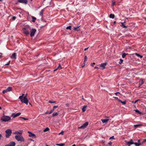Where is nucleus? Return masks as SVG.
I'll list each match as a JSON object with an SVG mask.
<instances>
[{
  "label": "nucleus",
  "instance_id": "62",
  "mask_svg": "<svg viewBox=\"0 0 146 146\" xmlns=\"http://www.w3.org/2000/svg\"><path fill=\"white\" fill-rule=\"evenodd\" d=\"M2 54L1 53H0V55H1Z\"/></svg>",
  "mask_w": 146,
  "mask_h": 146
},
{
  "label": "nucleus",
  "instance_id": "56",
  "mask_svg": "<svg viewBox=\"0 0 146 146\" xmlns=\"http://www.w3.org/2000/svg\"><path fill=\"white\" fill-rule=\"evenodd\" d=\"M88 48H85L84 49V50L85 51H86V50L88 49Z\"/></svg>",
  "mask_w": 146,
  "mask_h": 146
},
{
  "label": "nucleus",
  "instance_id": "57",
  "mask_svg": "<svg viewBox=\"0 0 146 146\" xmlns=\"http://www.w3.org/2000/svg\"><path fill=\"white\" fill-rule=\"evenodd\" d=\"M68 104H66V105L67 106H68Z\"/></svg>",
  "mask_w": 146,
  "mask_h": 146
},
{
  "label": "nucleus",
  "instance_id": "63",
  "mask_svg": "<svg viewBox=\"0 0 146 146\" xmlns=\"http://www.w3.org/2000/svg\"><path fill=\"white\" fill-rule=\"evenodd\" d=\"M84 66H82V67H83Z\"/></svg>",
  "mask_w": 146,
  "mask_h": 146
},
{
  "label": "nucleus",
  "instance_id": "10",
  "mask_svg": "<svg viewBox=\"0 0 146 146\" xmlns=\"http://www.w3.org/2000/svg\"><path fill=\"white\" fill-rule=\"evenodd\" d=\"M107 64V63H102L100 65V68L102 70H103L105 68V66Z\"/></svg>",
  "mask_w": 146,
  "mask_h": 146
},
{
  "label": "nucleus",
  "instance_id": "16",
  "mask_svg": "<svg viewBox=\"0 0 146 146\" xmlns=\"http://www.w3.org/2000/svg\"><path fill=\"white\" fill-rule=\"evenodd\" d=\"M144 83L142 79H140L139 81V87H140Z\"/></svg>",
  "mask_w": 146,
  "mask_h": 146
},
{
  "label": "nucleus",
  "instance_id": "64",
  "mask_svg": "<svg viewBox=\"0 0 146 146\" xmlns=\"http://www.w3.org/2000/svg\"><path fill=\"white\" fill-rule=\"evenodd\" d=\"M115 22H115H115H114V23H115Z\"/></svg>",
  "mask_w": 146,
  "mask_h": 146
},
{
  "label": "nucleus",
  "instance_id": "26",
  "mask_svg": "<svg viewBox=\"0 0 146 146\" xmlns=\"http://www.w3.org/2000/svg\"><path fill=\"white\" fill-rule=\"evenodd\" d=\"M128 54L127 53H123V54H122V57L123 58H124L125 56L127 55Z\"/></svg>",
  "mask_w": 146,
  "mask_h": 146
},
{
  "label": "nucleus",
  "instance_id": "23",
  "mask_svg": "<svg viewBox=\"0 0 146 146\" xmlns=\"http://www.w3.org/2000/svg\"><path fill=\"white\" fill-rule=\"evenodd\" d=\"M44 11V9H42L40 12V15L42 16L43 15V12Z\"/></svg>",
  "mask_w": 146,
  "mask_h": 146
},
{
  "label": "nucleus",
  "instance_id": "18",
  "mask_svg": "<svg viewBox=\"0 0 146 146\" xmlns=\"http://www.w3.org/2000/svg\"><path fill=\"white\" fill-rule=\"evenodd\" d=\"M121 25H120L121 27H123V28L126 29L127 28V26H125L124 25L123 23L121 22Z\"/></svg>",
  "mask_w": 146,
  "mask_h": 146
},
{
  "label": "nucleus",
  "instance_id": "48",
  "mask_svg": "<svg viewBox=\"0 0 146 146\" xmlns=\"http://www.w3.org/2000/svg\"><path fill=\"white\" fill-rule=\"evenodd\" d=\"M114 139L115 138H114V137L113 136H112L110 138V139Z\"/></svg>",
  "mask_w": 146,
  "mask_h": 146
},
{
  "label": "nucleus",
  "instance_id": "19",
  "mask_svg": "<svg viewBox=\"0 0 146 146\" xmlns=\"http://www.w3.org/2000/svg\"><path fill=\"white\" fill-rule=\"evenodd\" d=\"M87 107L86 106H84L83 107L82 109L83 112H84L86 111Z\"/></svg>",
  "mask_w": 146,
  "mask_h": 146
},
{
  "label": "nucleus",
  "instance_id": "49",
  "mask_svg": "<svg viewBox=\"0 0 146 146\" xmlns=\"http://www.w3.org/2000/svg\"><path fill=\"white\" fill-rule=\"evenodd\" d=\"M16 17H15V16H13L12 17V19L13 20H15L16 19Z\"/></svg>",
  "mask_w": 146,
  "mask_h": 146
},
{
  "label": "nucleus",
  "instance_id": "54",
  "mask_svg": "<svg viewBox=\"0 0 146 146\" xmlns=\"http://www.w3.org/2000/svg\"><path fill=\"white\" fill-rule=\"evenodd\" d=\"M113 98H114L115 99H118V98L117 97H113Z\"/></svg>",
  "mask_w": 146,
  "mask_h": 146
},
{
  "label": "nucleus",
  "instance_id": "31",
  "mask_svg": "<svg viewBox=\"0 0 146 146\" xmlns=\"http://www.w3.org/2000/svg\"><path fill=\"white\" fill-rule=\"evenodd\" d=\"M123 61V60L122 59H120L119 61V63L120 64H121L122 63Z\"/></svg>",
  "mask_w": 146,
  "mask_h": 146
},
{
  "label": "nucleus",
  "instance_id": "32",
  "mask_svg": "<svg viewBox=\"0 0 146 146\" xmlns=\"http://www.w3.org/2000/svg\"><path fill=\"white\" fill-rule=\"evenodd\" d=\"M135 111L137 113L139 114H142V113L139 110H135Z\"/></svg>",
  "mask_w": 146,
  "mask_h": 146
},
{
  "label": "nucleus",
  "instance_id": "24",
  "mask_svg": "<svg viewBox=\"0 0 146 146\" xmlns=\"http://www.w3.org/2000/svg\"><path fill=\"white\" fill-rule=\"evenodd\" d=\"M115 15L113 14H110L109 15V17L110 18H111L112 19H113L114 18Z\"/></svg>",
  "mask_w": 146,
  "mask_h": 146
},
{
  "label": "nucleus",
  "instance_id": "20",
  "mask_svg": "<svg viewBox=\"0 0 146 146\" xmlns=\"http://www.w3.org/2000/svg\"><path fill=\"white\" fill-rule=\"evenodd\" d=\"M62 68L61 67L60 64H59V66H58V68L54 70V71H56V70H57V69H59V70H60L61 69H62Z\"/></svg>",
  "mask_w": 146,
  "mask_h": 146
},
{
  "label": "nucleus",
  "instance_id": "7",
  "mask_svg": "<svg viewBox=\"0 0 146 146\" xmlns=\"http://www.w3.org/2000/svg\"><path fill=\"white\" fill-rule=\"evenodd\" d=\"M12 90V88L11 87H8L7 89L4 90L2 91L3 94H5L8 92L11 91Z\"/></svg>",
  "mask_w": 146,
  "mask_h": 146
},
{
  "label": "nucleus",
  "instance_id": "3",
  "mask_svg": "<svg viewBox=\"0 0 146 146\" xmlns=\"http://www.w3.org/2000/svg\"><path fill=\"white\" fill-rule=\"evenodd\" d=\"M15 138L18 141L24 142L25 140L24 139L21 135H16Z\"/></svg>",
  "mask_w": 146,
  "mask_h": 146
},
{
  "label": "nucleus",
  "instance_id": "43",
  "mask_svg": "<svg viewBox=\"0 0 146 146\" xmlns=\"http://www.w3.org/2000/svg\"><path fill=\"white\" fill-rule=\"evenodd\" d=\"M58 106H54L53 107V109L54 110L56 108H58Z\"/></svg>",
  "mask_w": 146,
  "mask_h": 146
},
{
  "label": "nucleus",
  "instance_id": "25",
  "mask_svg": "<svg viewBox=\"0 0 146 146\" xmlns=\"http://www.w3.org/2000/svg\"><path fill=\"white\" fill-rule=\"evenodd\" d=\"M49 130L50 129L46 127L44 129V130H43V131L44 132H46V131H49Z\"/></svg>",
  "mask_w": 146,
  "mask_h": 146
},
{
  "label": "nucleus",
  "instance_id": "41",
  "mask_svg": "<svg viewBox=\"0 0 146 146\" xmlns=\"http://www.w3.org/2000/svg\"><path fill=\"white\" fill-rule=\"evenodd\" d=\"M63 133H64V131H62L60 133H58V135H60L62 134V135H63Z\"/></svg>",
  "mask_w": 146,
  "mask_h": 146
},
{
  "label": "nucleus",
  "instance_id": "6",
  "mask_svg": "<svg viewBox=\"0 0 146 146\" xmlns=\"http://www.w3.org/2000/svg\"><path fill=\"white\" fill-rule=\"evenodd\" d=\"M30 36H31L32 37L34 36L35 33L36 31V30L35 29H31Z\"/></svg>",
  "mask_w": 146,
  "mask_h": 146
},
{
  "label": "nucleus",
  "instance_id": "47",
  "mask_svg": "<svg viewBox=\"0 0 146 146\" xmlns=\"http://www.w3.org/2000/svg\"><path fill=\"white\" fill-rule=\"evenodd\" d=\"M108 144L110 145H111L112 144V143L110 141L109 142Z\"/></svg>",
  "mask_w": 146,
  "mask_h": 146
},
{
  "label": "nucleus",
  "instance_id": "29",
  "mask_svg": "<svg viewBox=\"0 0 146 146\" xmlns=\"http://www.w3.org/2000/svg\"><path fill=\"white\" fill-rule=\"evenodd\" d=\"M135 55L136 56H137L140 57V58H142L143 57V56L140 55L139 54H137V53H135Z\"/></svg>",
  "mask_w": 146,
  "mask_h": 146
},
{
  "label": "nucleus",
  "instance_id": "44",
  "mask_svg": "<svg viewBox=\"0 0 146 146\" xmlns=\"http://www.w3.org/2000/svg\"><path fill=\"white\" fill-rule=\"evenodd\" d=\"M20 118H22L23 119H24V120H28V119L25 118L24 117H20Z\"/></svg>",
  "mask_w": 146,
  "mask_h": 146
},
{
  "label": "nucleus",
  "instance_id": "8",
  "mask_svg": "<svg viewBox=\"0 0 146 146\" xmlns=\"http://www.w3.org/2000/svg\"><path fill=\"white\" fill-rule=\"evenodd\" d=\"M88 122H85L81 126L79 127L78 129L82 128L83 129H84L88 125Z\"/></svg>",
  "mask_w": 146,
  "mask_h": 146
},
{
  "label": "nucleus",
  "instance_id": "17",
  "mask_svg": "<svg viewBox=\"0 0 146 146\" xmlns=\"http://www.w3.org/2000/svg\"><path fill=\"white\" fill-rule=\"evenodd\" d=\"M101 121L103 123L107 122L109 120L108 119H101Z\"/></svg>",
  "mask_w": 146,
  "mask_h": 146
},
{
  "label": "nucleus",
  "instance_id": "46",
  "mask_svg": "<svg viewBox=\"0 0 146 146\" xmlns=\"http://www.w3.org/2000/svg\"><path fill=\"white\" fill-rule=\"evenodd\" d=\"M120 94V93L119 92H116L115 93V94L116 95V96H117V94Z\"/></svg>",
  "mask_w": 146,
  "mask_h": 146
},
{
  "label": "nucleus",
  "instance_id": "12",
  "mask_svg": "<svg viewBox=\"0 0 146 146\" xmlns=\"http://www.w3.org/2000/svg\"><path fill=\"white\" fill-rule=\"evenodd\" d=\"M15 143L13 141L11 142L8 144L5 145V146H15Z\"/></svg>",
  "mask_w": 146,
  "mask_h": 146
},
{
  "label": "nucleus",
  "instance_id": "36",
  "mask_svg": "<svg viewBox=\"0 0 146 146\" xmlns=\"http://www.w3.org/2000/svg\"><path fill=\"white\" fill-rule=\"evenodd\" d=\"M87 56H85V59H84V62L85 63V62H86L87 60Z\"/></svg>",
  "mask_w": 146,
  "mask_h": 146
},
{
  "label": "nucleus",
  "instance_id": "51",
  "mask_svg": "<svg viewBox=\"0 0 146 146\" xmlns=\"http://www.w3.org/2000/svg\"><path fill=\"white\" fill-rule=\"evenodd\" d=\"M29 140L31 141H34V140H33V139H28Z\"/></svg>",
  "mask_w": 146,
  "mask_h": 146
},
{
  "label": "nucleus",
  "instance_id": "30",
  "mask_svg": "<svg viewBox=\"0 0 146 146\" xmlns=\"http://www.w3.org/2000/svg\"><path fill=\"white\" fill-rule=\"evenodd\" d=\"M64 144L63 143L57 144H56V145L59 146H64Z\"/></svg>",
  "mask_w": 146,
  "mask_h": 146
},
{
  "label": "nucleus",
  "instance_id": "4",
  "mask_svg": "<svg viewBox=\"0 0 146 146\" xmlns=\"http://www.w3.org/2000/svg\"><path fill=\"white\" fill-rule=\"evenodd\" d=\"M5 132L6 133V138H9L11 134L12 133V130L10 129H8L5 131Z\"/></svg>",
  "mask_w": 146,
  "mask_h": 146
},
{
  "label": "nucleus",
  "instance_id": "14",
  "mask_svg": "<svg viewBox=\"0 0 146 146\" xmlns=\"http://www.w3.org/2000/svg\"><path fill=\"white\" fill-rule=\"evenodd\" d=\"M18 2L26 4L27 3V0H17Z\"/></svg>",
  "mask_w": 146,
  "mask_h": 146
},
{
  "label": "nucleus",
  "instance_id": "1",
  "mask_svg": "<svg viewBox=\"0 0 146 146\" xmlns=\"http://www.w3.org/2000/svg\"><path fill=\"white\" fill-rule=\"evenodd\" d=\"M24 94H23L22 96H20L19 97V99L20 100L21 102L22 103H24L27 105L29 102V100L27 98V94H26L24 97Z\"/></svg>",
  "mask_w": 146,
  "mask_h": 146
},
{
  "label": "nucleus",
  "instance_id": "2",
  "mask_svg": "<svg viewBox=\"0 0 146 146\" xmlns=\"http://www.w3.org/2000/svg\"><path fill=\"white\" fill-rule=\"evenodd\" d=\"M31 29V28L29 25H26L23 28V32L25 35H29L30 34Z\"/></svg>",
  "mask_w": 146,
  "mask_h": 146
},
{
  "label": "nucleus",
  "instance_id": "33",
  "mask_svg": "<svg viewBox=\"0 0 146 146\" xmlns=\"http://www.w3.org/2000/svg\"><path fill=\"white\" fill-rule=\"evenodd\" d=\"M139 100H137L135 101H131V103H133L134 104H135Z\"/></svg>",
  "mask_w": 146,
  "mask_h": 146
},
{
  "label": "nucleus",
  "instance_id": "22",
  "mask_svg": "<svg viewBox=\"0 0 146 146\" xmlns=\"http://www.w3.org/2000/svg\"><path fill=\"white\" fill-rule=\"evenodd\" d=\"M119 102H121L122 104H123L125 105L126 104V101H124L123 102L121 100H118Z\"/></svg>",
  "mask_w": 146,
  "mask_h": 146
},
{
  "label": "nucleus",
  "instance_id": "45",
  "mask_svg": "<svg viewBox=\"0 0 146 146\" xmlns=\"http://www.w3.org/2000/svg\"><path fill=\"white\" fill-rule=\"evenodd\" d=\"M48 102L49 103H55V102H56L55 101L52 102L51 101H48Z\"/></svg>",
  "mask_w": 146,
  "mask_h": 146
},
{
  "label": "nucleus",
  "instance_id": "50",
  "mask_svg": "<svg viewBox=\"0 0 146 146\" xmlns=\"http://www.w3.org/2000/svg\"><path fill=\"white\" fill-rule=\"evenodd\" d=\"M10 61H9L8 63H7L6 64H5V65H9V64H10Z\"/></svg>",
  "mask_w": 146,
  "mask_h": 146
},
{
  "label": "nucleus",
  "instance_id": "42",
  "mask_svg": "<svg viewBox=\"0 0 146 146\" xmlns=\"http://www.w3.org/2000/svg\"><path fill=\"white\" fill-rule=\"evenodd\" d=\"M19 132V134H22L23 133V131L22 130H20Z\"/></svg>",
  "mask_w": 146,
  "mask_h": 146
},
{
  "label": "nucleus",
  "instance_id": "60",
  "mask_svg": "<svg viewBox=\"0 0 146 146\" xmlns=\"http://www.w3.org/2000/svg\"><path fill=\"white\" fill-rule=\"evenodd\" d=\"M29 104L31 105H32L31 104V103H29Z\"/></svg>",
  "mask_w": 146,
  "mask_h": 146
},
{
  "label": "nucleus",
  "instance_id": "52",
  "mask_svg": "<svg viewBox=\"0 0 146 146\" xmlns=\"http://www.w3.org/2000/svg\"><path fill=\"white\" fill-rule=\"evenodd\" d=\"M95 64V63H92L91 64V66L93 67L94 66L93 64Z\"/></svg>",
  "mask_w": 146,
  "mask_h": 146
},
{
  "label": "nucleus",
  "instance_id": "15",
  "mask_svg": "<svg viewBox=\"0 0 146 146\" xmlns=\"http://www.w3.org/2000/svg\"><path fill=\"white\" fill-rule=\"evenodd\" d=\"M11 58L12 59H16V53L14 52L13 53L11 56Z\"/></svg>",
  "mask_w": 146,
  "mask_h": 146
},
{
  "label": "nucleus",
  "instance_id": "28",
  "mask_svg": "<svg viewBox=\"0 0 146 146\" xmlns=\"http://www.w3.org/2000/svg\"><path fill=\"white\" fill-rule=\"evenodd\" d=\"M32 19H33V20H32V21L33 22H35V20H36V17H32Z\"/></svg>",
  "mask_w": 146,
  "mask_h": 146
},
{
  "label": "nucleus",
  "instance_id": "5",
  "mask_svg": "<svg viewBox=\"0 0 146 146\" xmlns=\"http://www.w3.org/2000/svg\"><path fill=\"white\" fill-rule=\"evenodd\" d=\"M11 118L8 116L4 115L1 118V120L4 122L8 121L11 120Z\"/></svg>",
  "mask_w": 146,
  "mask_h": 146
},
{
  "label": "nucleus",
  "instance_id": "37",
  "mask_svg": "<svg viewBox=\"0 0 146 146\" xmlns=\"http://www.w3.org/2000/svg\"><path fill=\"white\" fill-rule=\"evenodd\" d=\"M141 125H134V127H139V126H140Z\"/></svg>",
  "mask_w": 146,
  "mask_h": 146
},
{
  "label": "nucleus",
  "instance_id": "34",
  "mask_svg": "<svg viewBox=\"0 0 146 146\" xmlns=\"http://www.w3.org/2000/svg\"><path fill=\"white\" fill-rule=\"evenodd\" d=\"M79 26L77 27H74V29L75 31H78V29L79 28Z\"/></svg>",
  "mask_w": 146,
  "mask_h": 146
},
{
  "label": "nucleus",
  "instance_id": "21",
  "mask_svg": "<svg viewBox=\"0 0 146 146\" xmlns=\"http://www.w3.org/2000/svg\"><path fill=\"white\" fill-rule=\"evenodd\" d=\"M58 115V112H54L53 113L52 115L53 117H54L56 116H57Z\"/></svg>",
  "mask_w": 146,
  "mask_h": 146
},
{
  "label": "nucleus",
  "instance_id": "35",
  "mask_svg": "<svg viewBox=\"0 0 146 146\" xmlns=\"http://www.w3.org/2000/svg\"><path fill=\"white\" fill-rule=\"evenodd\" d=\"M54 110L53 109L51 110H50V112H49V113H48V114H51L53 112Z\"/></svg>",
  "mask_w": 146,
  "mask_h": 146
},
{
  "label": "nucleus",
  "instance_id": "13",
  "mask_svg": "<svg viewBox=\"0 0 146 146\" xmlns=\"http://www.w3.org/2000/svg\"><path fill=\"white\" fill-rule=\"evenodd\" d=\"M21 113L19 112L17 113H13L12 114V116L13 117V118H15L18 116H19V115L21 114Z\"/></svg>",
  "mask_w": 146,
  "mask_h": 146
},
{
  "label": "nucleus",
  "instance_id": "59",
  "mask_svg": "<svg viewBox=\"0 0 146 146\" xmlns=\"http://www.w3.org/2000/svg\"><path fill=\"white\" fill-rule=\"evenodd\" d=\"M1 107L0 106V110L1 109Z\"/></svg>",
  "mask_w": 146,
  "mask_h": 146
},
{
  "label": "nucleus",
  "instance_id": "53",
  "mask_svg": "<svg viewBox=\"0 0 146 146\" xmlns=\"http://www.w3.org/2000/svg\"><path fill=\"white\" fill-rule=\"evenodd\" d=\"M49 113V112H48V111H47L45 113V114H48V113Z\"/></svg>",
  "mask_w": 146,
  "mask_h": 146
},
{
  "label": "nucleus",
  "instance_id": "40",
  "mask_svg": "<svg viewBox=\"0 0 146 146\" xmlns=\"http://www.w3.org/2000/svg\"><path fill=\"white\" fill-rule=\"evenodd\" d=\"M112 5L113 6H114L115 5V3L114 1H112Z\"/></svg>",
  "mask_w": 146,
  "mask_h": 146
},
{
  "label": "nucleus",
  "instance_id": "38",
  "mask_svg": "<svg viewBox=\"0 0 146 146\" xmlns=\"http://www.w3.org/2000/svg\"><path fill=\"white\" fill-rule=\"evenodd\" d=\"M66 29H70V30H71V26H69L68 27H67L66 28Z\"/></svg>",
  "mask_w": 146,
  "mask_h": 146
},
{
  "label": "nucleus",
  "instance_id": "11",
  "mask_svg": "<svg viewBox=\"0 0 146 146\" xmlns=\"http://www.w3.org/2000/svg\"><path fill=\"white\" fill-rule=\"evenodd\" d=\"M28 133H29V137H33L34 138H36V135L34 133H31V132L30 131H28Z\"/></svg>",
  "mask_w": 146,
  "mask_h": 146
},
{
  "label": "nucleus",
  "instance_id": "58",
  "mask_svg": "<svg viewBox=\"0 0 146 146\" xmlns=\"http://www.w3.org/2000/svg\"><path fill=\"white\" fill-rule=\"evenodd\" d=\"M2 1V0H0V1Z\"/></svg>",
  "mask_w": 146,
  "mask_h": 146
},
{
  "label": "nucleus",
  "instance_id": "9",
  "mask_svg": "<svg viewBox=\"0 0 146 146\" xmlns=\"http://www.w3.org/2000/svg\"><path fill=\"white\" fill-rule=\"evenodd\" d=\"M125 142H126V145L128 146H129L130 145L133 144V140L132 139H131L130 141H125Z\"/></svg>",
  "mask_w": 146,
  "mask_h": 146
},
{
  "label": "nucleus",
  "instance_id": "55",
  "mask_svg": "<svg viewBox=\"0 0 146 146\" xmlns=\"http://www.w3.org/2000/svg\"><path fill=\"white\" fill-rule=\"evenodd\" d=\"M94 68L95 69H98V67H97V66H95L94 67Z\"/></svg>",
  "mask_w": 146,
  "mask_h": 146
},
{
  "label": "nucleus",
  "instance_id": "39",
  "mask_svg": "<svg viewBox=\"0 0 146 146\" xmlns=\"http://www.w3.org/2000/svg\"><path fill=\"white\" fill-rule=\"evenodd\" d=\"M13 134H19V133L18 131H16L14 132Z\"/></svg>",
  "mask_w": 146,
  "mask_h": 146
},
{
  "label": "nucleus",
  "instance_id": "61",
  "mask_svg": "<svg viewBox=\"0 0 146 146\" xmlns=\"http://www.w3.org/2000/svg\"><path fill=\"white\" fill-rule=\"evenodd\" d=\"M82 99H83V100H84V98H82Z\"/></svg>",
  "mask_w": 146,
  "mask_h": 146
},
{
  "label": "nucleus",
  "instance_id": "27",
  "mask_svg": "<svg viewBox=\"0 0 146 146\" xmlns=\"http://www.w3.org/2000/svg\"><path fill=\"white\" fill-rule=\"evenodd\" d=\"M133 144H135V145L137 146H139V145H141V144L140 143H134L133 142Z\"/></svg>",
  "mask_w": 146,
  "mask_h": 146
}]
</instances>
